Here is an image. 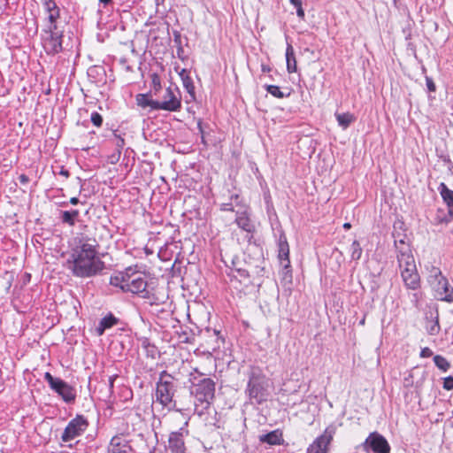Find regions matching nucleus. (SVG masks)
<instances>
[{
  "mask_svg": "<svg viewBox=\"0 0 453 453\" xmlns=\"http://www.w3.org/2000/svg\"><path fill=\"white\" fill-rule=\"evenodd\" d=\"M66 266L74 276L80 278H90L103 271L104 263L98 257L96 240L88 236L75 237Z\"/></svg>",
  "mask_w": 453,
  "mask_h": 453,
  "instance_id": "obj_1",
  "label": "nucleus"
},
{
  "mask_svg": "<svg viewBox=\"0 0 453 453\" xmlns=\"http://www.w3.org/2000/svg\"><path fill=\"white\" fill-rule=\"evenodd\" d=\"M203 374L195 369L190 373V394L194 396V411L199 417L206 414L215 398L216 383L211 378H201Z\"/></svg>",
  "mask_w": 453,
  "mask_h": 453,
  "instance_id": "obj_2",
  "label": "nucleus"
},
{
  "mask_svg": "<svg viewBox=\"0 0 453 453\" xmlns=\"http://www.w3.org/2000/svg\"><path fill=\"white\" fill-rule=\"evenodd\" d=\"M110 284L119 288L123 292H131L140 295L142 298H150V291L148 289L145 277L137 274L132 267L112 275Z\"/></svg>",
  "mask_w": 453,
  "mask_h": 453,
  "instance_id": "obj_3",
  "label": "nucleus"
},
{
  "mask_svg": "<svg viewBox=\"0 0 453 453\" xmlns=\"http://www.w3.org/2000/svg\"><path fill=\"white\" fill-rule=\"evenodd\" d=\"M173 377L166 371L159 374V380L156 384V403L162 405L163 408L171 410L175 406L173 396L175 393V385Z\"/></svg>",
  "mask_w": 453,
  "mask_h": 453,
  "instance_id": "obj_4",
  "label": "nucleus"
},
{
  "mask_svg": "<svg viewBox=\"0 0 453 453\" xmlns=\"http://www.w3.org/2000/svg\"><path fill=\"white\" fill-rule=\"evenodd\" d=\"M249 397L255 400L257 403H262L266 400V380L259 369H252L246 388Z\"/></svg>",
  "mask_w": 453,
  "mask_h": 453,
  "instance_id": "obj_5",
  "label": "nucleus"
},
{
  "mask_svg": "<svg viewBox=\"0 0 453 453\" xmlns=\"http://www.w3.org/2000/svg\"><path fill=\"white\" fill-rule=\"evenodd\" d=\"M63 31L57 24H47L42 32V44L48 55H55L62 51Z\"/></svg>",
  "mask_w": 453,
  "mask_h": 453,
  "instance_id": "obj_6",
  "label": "nucleus"
},
{
  "mask_svg": "<svg viewBox=\"0 0 453 453\" xmlns=\"http://www.w3.org/2000/svg\"><path fill=\"white\" fill-rule=\"evenodd\" d=\"M429 282L435 291V296L441 301L453 302V288H450L448 280L441 274L437 267H433L429 276Z\"/></svg>",
  "mask_w": 453,
  "mask_h": 453,
  "instance_id": "obj_7",
  "label": "nucleus"
},
{
  "mask_svg": "<svg viewBox=\"0 0 453 453\" xmlns=\"http://www.w3.org/2000/svg\"><path fill=\"white\" fill-rule=\"evenodd\" d=\"M44 380L48 382L50 388L61 396L64 402L71 403L75 401L76 391L73 387L60 378L54 377L50 372H45Z\"/></svg>",
  "mask_w": 453,
  "mask_h": 453,
  "instance_id": "obj_8",
  "label": "nucleus"
},
{
  "mask_svg": "<svg viewBox=\"0 0 453 453\" xmlns=\"http://www.w3.org/2000/svg\"><path fill=\"white\" fill-rule=\"evenodd\" d=\"M336 433V426L329 425L321 435L317 437L307 448L306 453H327L328 446Z\"/></svg>",
  "mask_w": 453,
  "mask_h": 453,
  "instance_id": "obj_9",
  "label": "nucleus"
},
{
  "mask_svg": "<svg viewBox=\"0 0 453 453\" xmlns=\"http://www.w3.org/2000/svg\"><path fill=\"white\" fill-rule=\"evenodd\" d=\"M88 422L86 418L82 415H77L74 418L69 421L68 425L65 428L61 440L64 442H67L74 440L81 436L88 428Z\"/></svg>",
  "mask_w": 453,
  "mask_h": 453,
  "instance_id": "obj_10",
  "label": "nucleus"
},
{
  "mask_svg": "<svg viewBox=\"0 0 453 453\" xmlns=\"http://www.w3.org/2000/svg\"><path fill=\"white\" fill-rule=\"evenodd\" d=\"M363 449L369 453L372 450L373 453H389L390 445L384 436L377 432L371 433L362 444Z\"/></svg>",
  "mask_w": 453,
  "mask_h": 453,
  "instance_id": "obj_11",
  "label": "nucleus"
},
{
  "mask_svg": "<svg viewBox=\"0 0 453 453\" xmlns=\"http://www.w3.org/2000/svg\"><path fill=\"white\" fill-rule=\"evenodd\" d=\"M188 434V431L183 427L169 434L168 449L171 453H186L185 437Z\"/></svg>",
  "mask_w": 453,
  "mask_h": 453,
  "instance_id": "obj_12",
  "label": "nucleus"
},
{
  "mask_svg": "<svg viewBox=\"0 0 453 453\" xmlns=\"http://www.w3.org/2000/svg\"><path fill=\"white\" fill-rule=\"evenodd\" d=\"M163 104L168 105L167 108H159V110L178 111L181 108V100L171 88H167L165 91L163 100L159 101V105L163 106Z\"/></svg>",
  "mask_w": 453,
  "mask_h": 453,
  "instance_id": "obj_13",
  "label": "nucleus"
},
{
  "mask_svg": "<svg viewBox=\"0 0 453 453\" xmlns=\"http://www.w3.org/2000/svg\"><path fill=\"white\" fill-rule=\"evenodd\" d=\"M235 214L236 216L234 222L238 227L247 232L248 234L253 233L255 226L251 222L247 208L242 206L241 209L235 211Z\"/></svg>",
  "mask_w": 453,
  "mask_h": 453,
  "instance_id": "obj_14",
  "label": "nucleus"
},
{
  "mask_svg": "<svg viewBox=\"0 0 453 453\" xmlns=\"http://www.w3.org/2000/svg\"><path fill=\"white\" fill-rule=\"evenodd\" d=\"M401 276L406 288L416 290L420 287V279L417 268H403L401 271Z\"/></svg>",
  "mask_w": 453,
  "mask_h": 453,
  "instance_id": "obj_15",
  "label": "nucleus"
},
{
  "mask_svg": "<svg viewBox=\"0 0 453 453\" xmlns=\"http://www.w3.org/2000/svg\"><path fill=\"white\" fill-rule=\"evenodd\" d=\"M108 453H132V449L123 436L116 435L110 441Z\"/></svg>",
  "mask_w": 453,
  "mask_h": 453,
  "instance_id": "obj_16",
  "label": "nucleus"
},
{
  "mask_svg": "<svg viewBox=\"0 0 453 453\" xmlns=\"http://www.w3.org/2000/svg\"><path fill=\"white\" fill-rule=\"evenodd\" d=\"M397 261L401 271L403 268L414 269L416 267L415 260L409 246H405L399 250V254H397Z\"/></svg>",
  "mask_w": 453,
  "mask_h": 453,
  "instance_id": "obj_17",
  "label": "nucleus"
},
{
  "mask_svg": "<svg viewBox=\"0 0 453 453\" xmlns=\"http://www.w3.org/2000/svg\"><path fill=\"white\" fill-rule=\"evenodd\" d=\"M42 4L45 12L48 13V24H57V21L60 17V10L55 0H42Z\"/></svg>",
  "mask_w": 453,
  "mask_h": 453,
  "instance_id": "obj_18",
  "label": "nucleus"
},
{
  "mask_svg": "<svg viewBox=\"0 0 453 453\" xmlns=\"http://www.w3.org/2000/svg\"><path fill=\"white\" fill-rule=\"evenodd\" d=\"M136 103L142 108L150 107L152 110H159V108H167L168 105H159V101L153 100L148 94H138L136 96Z\"/></svg>",
  "mask_w": 453,
  "mask_h": 453,
  "instance_id": "obj_19",
  "label": "nucleus"
},
{
  "mask_svg": "<svg viewBox=\"0 0 453 453\" xmlns=\"http://www.w3.org/2000/svg\"><path fill=\"white\" fill-rule=\"evenodd\" d=\"M259 441L269 445H281L284 441L282 433L280 430H273L259 436Z\"/></svg>",
  "mask_w": 453,
  "mask_h": 453,
  "instance_id": "obj_20",
  "label": "nucleus"
},
{
  "mask_svg": "<svg viewBox=\"0 0 453 453\" xmlns=\"http://www.w3.org/2000/svg\"><path fill=\"white\" fill-rule=\"evenodd\" d=\"M440 194L449 208V214L453 218V190L441 182L438 188Z\"/></svg>",
  "mask_w": 453,
  "mask_h": 453,
  "instance_id": "obj_21",
  "label": "nucleus"
},
{
  "mask_svg": "<svg viewBox=\"0 0 453 453\" xmlns=\"http://www.w3.org/2000/svg\"><path fill=\"white\" fill-rule=\"evenodd\" d=\"M118 322H119V319H117L111 313H110L107 316L104 317L100 320L99 325H98V326L96 329L97 334L98 335H103L106 329H109V328L112 327L113 326L117 325Z\"/></svg>",
  "mask_w": 453,
  "mask_h": 453,
  "instance_id": "obj_22",
  "label": "nucleus"
},
{
  "mask_svg": "<svg viewBox=\"0 0 453 453\" xmlns=\"http://www.w3.org/2000/svg\"><path fill=\"white\" fill-rule=\"evenodd\" d=\"M289 247L287 242V238L284 234H280L279 238V258L281 261H286L287 264L284 265L287 267L289 264Z\"/></svg>",
  "mask_w": 453,
  "mask_h": 453,
  "instance_id": "obj_23",
  "label": "nucleus"
},
{
  "mask_svg": "<svg viewBox=\"0 0 453 453\" xmlns=\"http://www.w3.org/2000/svg\"><path fill=\"white\" fill-rule=\"evenodd\" d=\"M286 61L287 70L289 73H296L297 70L296 58L295 56L294 48L290 43L287 44L286 49Z\"/></svg>",
  "mask_w": 453,
  "mask_h": 453,
  "instance_id": "obj_24",
  "label": "nucleus"
},
{
  "mask_svg": "<svg viewBox=\"0 0 453 453\" xmlns=\"http://www.w3.org/2000/svg\"><path fill=\"white\" fill-rule=\"evenodd\" d=\"M335 119L338 122V125L343 129H347L350 124H352L356 120V117L354 114L350 112H343V113H338L336 112L334 114Z\"/></svg>",
  "mask_w": 453,
  "mask_h": 453,
  "instance_id": "obj_25",
  "label": "nucleus"
},
{
  "mask_svg": "<svg viewBox=\"0 0 453 453\" xmlns=\"http://www.w3.org/2000/svg\"><path fill=\"white\" fill-rule=\"evenodd\" d=\"M180 76L181 81H182V85L185 88V89L187 90V92L191 96H195V86H194V83H193V80L189 76V74L187 72V70L186 69H182L181 72L180 73Z\"/></svg>",
  "mask_w": 453,
  "mask_h": 453,
  "instance_id": "obj_26",
  "label": "nucleus"
},
{
  "mask_svg": "<svg viewBox=\"0 0 453 453\" xmlns=\"http://www.w3.org/2000/svg\"><path fill=\"white\" fill-rule=\"evenodd\" d=\"M80 212L78 210L61 211V220L63 223L67 224L70 226H73Z\"/></svg>",
  "mask_w": 453,
  "mask_h": 453,
  "instance_id": "obj_27",
  "label": "nucleus"
},
{
  "mask_svg": "<svg viewBox=\"0 0 453 453\" xmlns=\"http://www.w3.org/2000/svg\"><path fill=\"white\" fill-rule=\"evenodd\" d=\"M111 141L116 147V151H117L118 158H119L120 157L121 151L125 146V139L122 137V135L120 134H118L117 130H114L112 132Z\"/></svg>",
  "mask_w": 453,
  "mask_h": 453,
  "instance_id": "obj_28",
  "label": "nucleus"
},
{
  "mask_svg": "<svg viewBox=\"0 0 453 453\" xmlns=\"http://www.w3.org/2000/svg\"><path fill=\"white\" fill-rule=\"evenodd\" d=\"M239 195L238 194H233L230 196V202L229 203H223L220 205L221 211H234V207L240 205V200H239Z\"/></svg>",
  "mask_w": 453,
  "mask_h": 453,
  "instance_id": "obj_29",
  "label": "nucleus"
},
{
  "mask_svg": "<svg viewBox=\"0 0 453 453\" xmlns=\"http://www.w3.org/2000/svg\"><path fill=\"white\" fill-rule=\"evenodd\" d=\"M264 88L269 94L276 98H284L290 95L289 93L285 94L280 90V87L275 85H265Z\"/></svg>",
  "mask_w": 453,
  "mask_h": 453,
  "instance_id": "obj_30",
  "label": "nucleus"
},
{
  "mask_svg": "<svg viewBox=\"0 0 453 453\" xmlns=\"http://www.w3.org/2000/svg\"><path fill=\"white\" fill-rule=\"evenodd\" d=\"M350 257L352 260H359L361 258L363 250L357 241H354L349 248Z\"/></svg>",
  "mask_w": 453,
  "mask_h": 453,
  "instance_id": "obj_31",
  "label": "nucleus"
},
{
  "mask_svg": "<svg viewBox=\"0 0 453 453\" xmlns=\"http://www.w3.org/2000/svg\"><path fill=\"white\" fill-rule=\"evenodd\" d=\"M434 362L435 365L442 372H447L450 367V364L448 362V360L440 355L434 357Z\"/></svg>",
  "mask_w": 453,
  "mask_h": 453,
  "instance_id": "obj_32",
  "label": "nucleus"
},
{
  "mask_svg": "<svg viewBox=\"0 0 453 453\" xmlns=\"http://www.w3.org/2000/svg\"><path fill=\"white\" fill-rule=\"evenodd\" d=\"M393 237L395 238V246L399 252V250L403 249L405 246H409L405 243V235L401 234L393 233Z\"/></svg>",
  "mask_w": 453,
  "mask_h": 453,
  "instance_id": "obj_33",
  "label": "nucleus"
},
{
  "mask_svg": "<svg viewBox=\"0 0 453 453\" xmlns=\"http://www.w3.org/2000/svg\"><path fill=\"white\" fill-rule=\"evenodd\" d=\"M290 4L294 5L296 9L297 16L303 20L305 17L304 10L303 9L302 4L303 0H289Z\"/></svg>",
  "mask_w": 453,
  "mask_h": 453,
  "instance_id": "obj_34",
  "label": "nucleus"
},
{
  "mask_svg": "<svg viewBox=\"0 0 453 453\" xmlns=\"http://www.w3.org/2000/svg\"><path fill=\"white\" fill-rule=\"evenodd\" d=\"M90 120L94 126L99 127L103 124V117L97 112L93 111L90 116Z\"/></svg>",
  "mask_w": 453,
  "mask_h": 453,
  "instance_id": "obj_35",
  "label": "nucleus"
},
{
  "mask_svg": "<svg viewBox=\"0 0 453 453\" xmlns=\"http://www.w3.org/2000/svg\"><path fill=\"white\" fill-rule=\"evenodd\" d=\"M151 84L153 89L157 92L161 88L160 77L157 73L151 74Z\"/></svg>",
  "mask_w": 453,
  "mask_h": 453,
  "instance_id": "obj_36",
  "label": "nucleus"
},
{
  "mask_svg": "<svg viewBox=\"0 0 453 453\" xmlns=\"http://www.w3.org/2000/svg\"><path fill=\"white\" fill-rule=\"evenodd\" d=\"M430 324L431 325L427 326V332L431 335L437 334L439 333V331H440V326H439L438 320L431 321Z\"/></svg>",
  "mask_w": 453,
  "mask_h": 453,
  "instance_id": "obj_37",
  "label": "nucleus"
},
{
  "mask_svg": "<svg viewBox=\"0 0 453 453\" xmlns=\"http://www.w3.org/2000/svg\"><path fill=\"white\" fill-rule=\"evenodd\" d=\"M443 388L446 390H452L453 389V377L449 376L444 379L443 381Z\"/></svg>",
  "mask_w": 453,
  "mask_h": 453,
  "instance_id": "obj_38",
  "label": "nucleus"
},
{
  "mask_svg": "<svg viewBox=\"0 0 453 453\" xmlns=\"http://www.w3.org/2000/svg\"><path fill=\"white\" fill-rule=\"evenodd\" d=\"M426 87H427V89L429 92H435L436 91V86H435V83L434 82L433 79L426 76Z\"/></svg>",
  "mask_w": 453,
  "mask_h": 453,
  "instance_id": "obj_39",
  "label": "nucleus"
},
{
  "mask_svg": "<svg viewBox=\"0 0 453 453\" xmlns=\"http://www.w3.org/2000/svg\"><path fill=\"white\" fill-rule=\"evenodd\" d=\"M150 300V303L151 305L153 304H156V305H158L160 303H163L165 301H164V296H162L161 298L158 297V296H155L154 295H152L150 293V298H148Z\"/></svg>",
  "mask_w": 453,
  "mask_h": 453,
  "instance_id": "obj_40",
  "label": "nucleus"
},
{
  "mask_svg": "<svg viewBox=\"0 0 453 453\" xmlns=\"http://www.w3.org/2000/svg\"><path fill=\"white\" fill-rule=\"evenodd\" d=\"M432 355H433V351L427 347L423 348L420 351V357H424V358L430 357Z\"/></svg>",
  "mask_w": 453,
  "mask_h": 453,
  "instance_id": "obj_41",
  "label": "nucleus"
},
{
  "mask_svg": "<svg viewBox=\"0 0 453 453\" xmlns=\"http://www.w3.org/2000/svg\"><path fill=\"white\" fill-rule=\"evenodd\" d=\"M235 271L237 272L239 276L242 278H249L250 277V273H249L248 270H246V269L235 268Z\"/></svg>",
  "mask_w": 453,
  "mask_h": 453,
  "instance_id": "obj_42",
  "label": "nucleus"
},
{
  "mask_svg": "<svg viewBox=\"0 0 453 453\" xmlns=\"http://www.w3.org/2000/svg\"><path fill=\"white\" fill-rule=\"evenodd\" d=\"M99 71L104 72L103 67L101 66H94L88 70V75H92L93 73H99Z\"/></svg>",
  "mask_w": 453,
  "mask_h": 453,
  "instance_id": "obj_43",
  "label": "nucleus"
},
{
  "mask_svg": "<svg viewBox=\"0 0 453 453\" xmlns=\"http://www.w3.org/2000/svg\"><path fill=\"white\" fill-rule=\"evenodd\" d=\"M19 180L21 184H27L29 181V178L26 174H21L19 177Z\"/></svg>",
  "mask_w": 453,
  "mask_h": 453,
  "instance_id": "obj_44",
  "label": "nucleus"
},
{
  "mask_svg": "<svg viewBox=\"0 0 453 453\" xmlns=\"http://www.w3.org/2000/svg\"><path fill=\"white\" fill-rule=\"evenodd\" d=\"M59 174L65 176V178H68L70 175L69 171L65 169L64 167H61Z\"/></svg>",
  "mask_w": 453,
  "mask_h": 453,
  "instance_id": "obj_45",
  "label": "nucleus"
},
{
  "mask_svg": "<svg viewBox=\"0 0 453 453\" xmlns=\"http://www.w3.org/2000/svg\"><path fill=\"white\" fill-rule=\"evenodd\" d=\"M261 71L263 73H269V72H271V67L269 65H261Z\"/></svg>",
  "mask_w": 453,
  "mask_h": 453,
  "instance_id": "obj_46",
  "label": "nucleus"
},
{
  "mask_svg": "<svg viewBox=\"0 0 453 453\" xmlns=\"http://www.w3.org/2000/svg\"><path fill=\"white\" fill-rule=\"evenodd\" d=\"M115 377H116V376L114 375V376H111V377L109 378V386H110V388H113V384H114Z\"/></svg>",
  "mask_w": 453,
  "mask_h": 453,
  "instance_id": "obj_47",
  "label": "nucleus"
},
{
  "mask_svg": "<svg viewBox=\"0 0 453 453\" xmlns=\"http://www.w3.org/2000/svg\"><path fill=\"white\" fill-rule=\"evenodd\" d=\"M70 203L73 205L77 204L79 203V199L77 197H72L70 199Z\"/></svg>",
  "mask_w": 453,
  "mask_h": 453,
  "instance_id": "obj_48",
  "label": "nucleus"
},
{
  "mask_svg": "<svg viewBox=\"0 0 453 453\" xmlns=\"http://www.w3.org/2000/svg\"><path fill=\"white\" fill-rule=\"evenodd\" d=\"M197 127H198L199 131L203 134V127H202V122H201V120H199V121H198V123H197Z\"/></svg>",
  "mask_w": 453,
  "mask_h": 453,
  "instance_id": "obj_49",
  "label": "nucleus"
},
{
  "mask_svg": "<svg viewBox=\"0 0 453 453\" xmlns=\"http://www.w3.org/2000/svg\"><path fill=\"white\" fill-rule=\"evenodd\" d=\"M100 3L104 4V5H107L111 2V0H99Z\"/></svg>",
  "mask_w": 453,
  "mask_h": 453,
  "instance_id": "obj_50",
  "label": "nucleus"
},
{
  "mask_svg": "<svg viewBox=\"0 0 453 453\" xmlns=\"http://www.w3.org/2000/svg\"><path fill=\"white\" fill-rule=\"evenodd\" d=\"M343 227H344L345 229H349V228L351 227V225H350V223H345V224L343 225Z\"/></svg>",
  "mask_w": 453,
  "mask_h": 453,
  "instance_id": "obj_51",
  "label": "nucleus"
},
{
  "mask_svg": "<svg viewBox=\"0 0 453 453\" xmlns=\"http://www.w3.org/2000/svg\"><path fill=\"white\" fill-rule=\"evenodd\" d=\"M365 318H363V319L360 320L359 324H360L361 326H364V325H365Z\"/></svg>",
  "mask_w": 453,
  "mask_h": 453,
  "instance_id": "obj_52",
  "label": "nucleus"
},
{
  "mask_svg": "<svg viewBox=\"0 0 453 453\" xmlns=\"http://www.w3.org/2000/svg\"><path fill=\"white\" fill-rule=\"evenodd\" d=\"M5 1L7 2L8 0H5Z\"/></svg>",
  "mask_w": 453,
  "mask_h": 453,
  "instance_id": "obj_53",
  "label": "nucleus"
}]
</instances>
